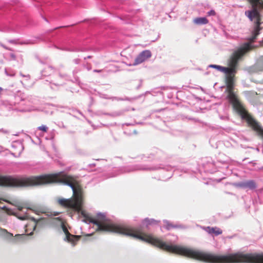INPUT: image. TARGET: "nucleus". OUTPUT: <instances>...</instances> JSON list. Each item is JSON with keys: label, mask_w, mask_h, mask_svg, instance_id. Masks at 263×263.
Segmentation results:
<instances>
[{"label": "nucleus", "mask_w": 263, "mask_h": 263, "mask_svg": "<svg viewBox=\"0 0 263 263\" xmlns=\"http://www.w3.org/2000/svg\"><path fill=\"white\" fill-rule=\"evenodd\" d=\"M88 221L89 223H92L97 226L98 230L114 232L127 236H132L173 253L182 255L185 248V247L181 246L166 244L160 239L151 235L145 237L141 236L136 233V232H140V231L134 230L127 226L107 222L106 216L104 213H99L97 214V219L89 218Z\"/></svg>", "instance_id": "1"}, {"label": "nucleus", "mask_w": 263, "mask_h": 263, "mask_svg": "<svg viewBox=\"0 0 263 263\" xmlns=\"http://www.w3.org/2000/svg\"><path fill=\"white\" fill-rule=\"evenodd\" d=\"M182 255L208 263H263L262 254L217 255L185 247Z\"/></svg>", "instance_id": "2"}, {"label": "nucleus", "mask_w": 263, "mask_h": 263, "mask_svg": "<svg viewBox=\"0 0 263 263\" xmlns=\"http://www.w3.org/2000/svg\"><path fill=\"white\" fill-rule=\"evenodd\" d=\"M252 4V9L245 11V15L251 21L254 20V29L252 32V36L250 40H254L256 36L259 34L260 27V14L256 7L263 8V1L261 0H248Z\"/></svg>", "instance_id": "3"}, {"label": "nucleus", "mask_w": 263, "mask_h": 263, "mask_svg": "<svg viewBox=\"0 0 263 263\" xmlns=\"http://www.w3.org/2000/svg\"><path fill=\"white\" fill-rule=\"evenodd\" d=\"M233 106L234 110L241 116L242 119H245L248 123L256 130L260 132L263 136V129L258 123L248 113L242 103L237 99L233 100Z\"/></svg>", "instance_id": "4"}, {"label": "nucleus", "mask_w": 263, "mask_h": 263, "mask_svg": "<svg viewBox=\"0 0 263 263\" xmlns=\"http://www.w3.org/2000/svg\"><path fill=\"white\" fill-rule=\"evenodd\" d=\"M243 54V51L240 49L234 51L228 61V65L230 69H234L235 72L225 73L227 74L226 82L227 86L229 89H231L233 87L234 76L236 72V66L238 61L240 59Z\"/></svg>", "instance_id": "5"}, {"label": "nucleus", "mask_w": 263, "mask_h": 263, "mask_svg": "<svg viewBox=\"0 0 263 263\" xmlns=\"http://www.w3.org/2000/svg\"><path fill=\"white\" fill-rule=\"evenodd\" d=\"M58 202L63 206L72 209L76 211H80L81 209V201L78 196L73 199H59Z\"/></svg>", "instance_id": "6"}, {"label": "nucleus", "mask_w": 263, "mask_h": 263, "mask_svg": "<svg viewBox=\"0 0 263 263\" xmlns=\"http://www.w3.org/2000/svg\"><path fill=\"white\" fill-rule=\"evenodd\" d=\"M152 57V53L149 50H145L140 52L136 58L133 65H137L144 62Z\"/></svg>", "instance_id": "7"}, {"label": "nucleus", "mask_w": 263, "mask_h": 263, "mask_svg": "<svg viewBox=\"0 0 263 263\" xmlns=\"http://www.w3.org/2000/svg\"><path fill=\"white\" fill-rule=\"evenodd\" d=\"M61 225L62 230L66 235V237L64 238V240L65 241L70 242L72 246H74L76 244V242L79 240L80 236L70 234L65 226L63 223H62Z\"/></svg>", "instance_id": "8"}, {"label": "nucleus", "mask_w": 263, "mask_h": 263, "mask_svg": "<svg viewBox=\"0 0 263 263\" xmlns=\"http://www.w3.org/2000/svg\"><path fill=\"white\" fill-rule=\"evenodd\" d=\"M236 185L243 189L249 188L250 190H254L257 187L255 182L253 180L240 182L237 183Z\"/></svg>", "instance_id": "9"}, {"label": "nucleus", "mask_w": 263, "mask_h": 263, "mask_svg": "<svg viewBox=\"0 0 263 263\" xmlns=\"http://www.w3.org/2000/svg\"><path fill=\"white\" fill-rule=\"evenodd\" d=\"M209 67L214 68L223 73H234V69H230L229 67H225L217 65H210Z\"/></svg>", "instance_id": "10"}, {"label": "nucleus", "mask_w": 263, "mask_h": 263, "mask_svg": "<svg viewBox=\"0 0 263 263\" xmlns=\"http://www.w3.org/2000/svg\"><path fill=\"white\" fill-rule=\"evenodd\" d=\"M158 222V221H157L154 219H149L148 218H146L143 220L142 225V227L148 229L150 226L157 224Z\"/></svg>", "instance_id": "11"}, {"label": "nucleus", "mask_w": 263, "mask_h": 263, "mask_svg": "<svg viewBox=\"0 0 263 263\" xmlns=\"http://www.w3.org/2000/svg\"><path fill=\"white\" fill-rule=\"evenodd\" d=\"M206 231L209 234L213 233L216 236L221 234L222 232V230L218 228H211L210 227H208L206 228Z\"/></svg>", "instance_id": "12"}, {"label": "nucleus", "mask_w": 263, "mask_h": 263, "mask_svg": "<svg viewBox=\"0 0 263 263\" xmlns=\"http://www.w3.org/2000/svg\"><path fill=\"white\" fill-rule=\"evenodd\" d=\"M194 22L198 25H204L208 23V20L206 17H197L194 19Z\"/></svg>", "instance_id": "13"}, {"label": "nucleus", "mask_w": 263, "mask_h": 263, "mask_svg": "<svg viewBox=\"0 0 263 263\" xmlns=\"http://www.w3.org/2000/svg\"><path fill=\"white\" fill-rule=\"evenodd\" d=\"M163 222L165 224L166 229L168 230H170L172 228H175L178 227L177 226L173 225V224H171L168 220H164Z\"/></svg>", "instance_id": "14"}, {"label": "nucleus", "mask_w": 263, "mask_h": 263, "mask_svg": "<svg viewBox=\"0 0 263 263\" xmlns=\"http://www.w3.org/2000/svg\"><path fill=\"white\" fill-rule=\"evenodd\" d=\"M37 129L39 130H42L44 132H47V129H48V127L46 125H41L40 126H39L37 127Z\"/></svg>", "instance_id": "15"}, {"label": "nucleus", "mask_w": 263, "mask_h": 263, "mask_svg": "<svg viewBox=\"0 0 263 263\" xmlns=\"http://www.w3.org/2000/svg\"><path fill=\"white\" fill-rule=\"evenodd\" d=\"M32 44L29 40H26L23 41L18 42V45H28Z\"/></svg>", "instance_id": "16"}, {"label": "nucleus", "mask_w": 263, "mask_h": 263, "mask_svg": "<svg viewBox=\"0 0 263 263\" xmlns=\"http://www.w3.org/2000/svg\"><path fill=\"white\" fill-rule=\"evenodd\" d=\"M8 42L9 43L14 44V45H18V40H9L8 41Z\"/></svg>", "instance_id": "17"}, {"label": "nucleus", "mask_w": 263, "mask_h": 263, "mask_svg": "<svg viewBox=\"0 0 263 263\" xmlns=\"http://www.w3.org/2000/svg\"><path fill=\"white\" fill-rule=\"evenodd\" d=\"M10 57L11 60H12L13 61L16 60V57L15 54H14L13 53H11L10 54Z\"/></svg>", "instance_id": "18"}, {"label": "nucleus", "mask_w": 263, "mask_h": 263, "mask_svg": "<svg viewBox=\"0 0 263 263\" xmlns=\"http://www.w3.org/2000/svg\"><path fill=\"white\" fill-rule=\"evenodd\" d=\"M1 46L4 48V49H6V50H10V51H12V49L6 46H5V45L4 44H1Z\"/></svg>", "instance_id": "19"}, {"label": "nucleus", "mask_w": 263, "mask_h": 263, "mask_svg": "<svg viewBox=\"0 0 263 263\" xmlns=\"http://www.w3.org/2000/svg\"><path fill=\"white\" fill-rule=\"evenodd\" d=\"M208 15H215V12L214 10H210L209 12H208Z\"/></svg>", "instance_id": "20"}, {"label": "nucleus", "mask_w": 263, "mask_h": 263, "mask_svg": "<svg viewBox=\"0 0 263 263\" xmlns=\"http://www.w3.org/2000/svg\"><path fill=\"white\" fill-rule=\"evenodd\" d=\"M147 169H149V170H155V169H156V168H144V167H140V168H137V170H147Z\"/></svg>", "instance_id": "21"}, {"label": "nucleus", "mask_w": 263, "mask_h": 263, "mask_svg": "<svg viewBox=\"0 0 263 263\" xmlns=\"http://www.w3.org/2000/svg\"><path fill=\"white\" fill-rule=\"evenodd\" d=\"M93 71L94 72H101L102 71V70L100 69V70H97V69H95L93 70Z\"/></svg>", "instance_id": "22"}, {"label": "nucleus", "mask_w": 263, "mask_h": 263, "mask_svg": "<svg viewBox=\"0 0 263 263\" xmlns=\"http://www.w3.org/2000/svg\"><path fill=\"white\" fill-rule=\"evenodd\" d=\"M11 241L13 243H15L17 241V238H13V239H12Z\"/></svg>", "instance_id": "23"}, {"label": "nucleus", "mask_w": 263, "mask_h": 263, "mask_svg": "<svg viewBox=\"0 0 263 263\" xmlns=\"http://www.w3.org/2000/svg\"><path fill=\"white\" fill-rule=\"evenodd\" d=\"M5 73H6V74H7V76H13L14 74H9L7 72V71L6 70H5Z\"/></svg>", "instance_id": "24"}, {"label": "nucleus", "mask_w": 263, "mask_h": 263, "mask_svg": "<svg viewBox=\"0 0 263 263\" xmlns=\"http://www.w3.org/2000/svg\"><path fill=\"white\" fill-rule=\"evenodd\" d=\"M74 62L76 64H79V59H75L74 60Z\"/></svg>", "instance_id": "25"}, {"label": "nucleus", "mask_w": 263, "mask_h": 263, "mask_svg": "<svg viewBox=\"0 0 263 263\" xmlns=\"http://www.w3.org/2000/svg\"><path fill=\"white\" fill-rule=\"evenodd\" d=\"M15 237L21 238L23 237V235L17 234L15 235Z\"/></svg>", "instance_id": "26"}, {"label": "nucleus", "mask_w": 263, "mask_h": 263, "mask_svg": "<svg viewBox=\"0 0 263 263\" xmlns=\"http://www.w3.org/2000/svg\"><path fill=\"white\" fill-rule=\"evenodd\" d=\"M3 90H4L3 88L2 87H0V96L2 95V93L3 91Z\"/></svg>", "instance_id": "27"}, {"label": "nucleus", "mask_w": 263, "mask_h": 263, "mask_svg": "<svg viewBox=\"0 0 263 263\" xmlns=\"http://www.w3.org/2000/svg\"><path fill=\"white\" fill-rule=\"evenodd\" d=\"M91 58V57L90 55H89V56H87V57H86V58H84V59H85V60H86V59H90V58Z\"/></svg>", "instance_id": "28"}, {"label": "nucleus", "mask_w": 263, "mask_h": 263, "mask_svg": "<svg viewBox=\"0 0 263 263\" xmlns=\"http://www.w3.org/2000/svg\"><path fill=\"white\" fill-rule=\"evenodd\" d=\"M9 235H10V236H11V237L13 236V234H11V233H9Z\"/></svg>", "instance_id": "29"}, {"label": "nucleus", "mask_w": 263, "mask_h": 263, "mask_svg": "<svg viewBox=\"0 0 263 263\" xmlns=\"http://www.w3.org/2000/svg\"><path fill=\"white\" fill-rule=\"evenodd\" d=\"M20 58H21V60L22 61H23V57H22V55H21V56H20Z\"/></svg>", "instance_id": "30"}, {"label": "nucleus", "mask_w": 263, "mask_h": 263, "mask_svg": "<svg viewBox=\"0 0 263 263\" xmlns=\"http://www.w3.org/2000/svg\"><path fill=\"white\" fill-rule=\"evenodd\" d=\"M32 234H33V232H31V233H30L29 234V235H32Z\"/></svg>", "instance_id": "31"}, {"label": "nucleus", "mask_w": 263, "mask_h": 263, "mask_svg": "<svg viewBox=\"0 0 263 263\" xmlns=\"http://www.w3.org/2000/svg\"><path fill=\"white\" fill-rule=\"evenodd\" d=\"M21 76H22V77H25V76H24V75H23L22 74H21Z\"/></svg>", "instance_id": "32"}, {"label": "nucleus", "mask_w": 263, "mask_h": 263, "mask_svg": "<svg viewBox=\"0 0 263 263\" xmlns=\"http://www.w3.org/2000/svg\"><path fill=\"white\" fill-rule=\"evenodd\" d=\"M35 226L34 227L33 230H35Z\"/></svg>", "instance_id": "33"}]
</instances>
